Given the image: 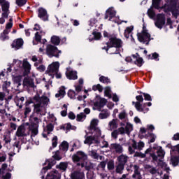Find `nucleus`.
Instances as JSON below:
<instances>
[{"label": "nucleus", "instance_id": "28", "mask_svg": "<svg viewBox=\"0 0 179 179\" xmlns=\"http://www.w3.org/2000/svg\"><path fill=\"white\" fill-rule=\"evenodd\" d=\"M134 31V26L127 27L126 29L124 30V36L126 38H129V36H131V34Z\"/></svg>", "mask_w": 179, "mask_h": 179}, {"label": "nucleus", "instance_id": "29", "mask_svg": "<svg viewBox=\"0 0 179 179\" xmlns=\"http://www.w3.org/2000/svg\"><path fill=\"white\" fill-rule=\"evenodd\" d=\"M114 16H115V11H114V10L108 9L106 11L105 19H108L109 17V20H111Z\"/></svg>", "mask_w": 179, "mask_h": 179}, {"label": "nucleus", "instance_id": "32", "mask_svg": "<svg viewBox=\"0 0 179 179\" xmlns=\"http://www.w3.org/2000/svg\"><path fill=\"white\" fill-rule=\"evenodd\" d=\"M94 137L100 139V138H104V135L101 136V130L99 128L95 129L94 130Z\"/></svg>", "mask_w": 179, "mask_h": 179}, {"label": "nucleus", "instance_id": "40", "mask_svg": "<svg viewBox=\"0 0 179 179\" xmlns=\"http://www.w3.org/2000/svg\"><path fill=\"white\" fill-rule=\"evenodd\" d=\"M64 129L66 131H71V129H73V131H75V129H76V127L71 126V123H68L64 125Z\"/></svg>", "mask_w": 179, "mask_h": 179}, {"label": "nucleus", "instance_id": "51", "mask_svg": "<svg viewBox=\"0 0 179 179\" xmlns=\"http://www.w3.org/2000/svg\"><path fill=\"white\" fill-rule=\"evenodd\" d=\"M122 170H124V164L119 163L116 168V173H119L121 174V173H122Z\"/></svg>", "mask_w": 179, "mask_h": 179}, {"label": "nucleus", "instance_id": "61", "mask_svg": "<svg viewBox=\"0 0 179 179\" xmlns=\"http://www.w3.org/2000/svg\"><path fill=\"white\" fill-rule=\"evenodd\" d=\"M93 36L95 40H100L101 38V34L100 32H94Z\"/></svg>", "mask_w": 179, "mask_h": 179}, {"label": "nucleus", "instance_id": "31", "mask_svg": "<svg viewBox=\"0 0 179 179\" xmlns=\"http://www.w3.org/2000/svg\"><path fill=\"white\" fill-rule=\"evenodd\" d=\"M59 148L60 150H63V152H68V150L69 149V143L64 141L61 143Z\"/></svg>", "mask_w": 179, "mask_h": 179}, {"label": "nucleus", "instance_id": "46", "mask_svg": "<svg viewBox=\"0 0 179 179\" xmlns=\"http://www.w3.org/2000/svg\"><path fill=\"white\" fill-rule=\"evenodd\" d=\"M99 118L101 120H104L106 118H108V117H110V113L108 112H105L103 113H100L99 115Z\"/></svg>", "mask_w": 179, "mask_h": 179}, {"label": "nucleus", "instance_id": "4", "mask_svg": "<svg viewBox=\"0 0 179 179\" xmlns=\"http://www.w3.org/2000/svg\"><path fill=\"white\" fill-rule=\"evenodd\" d=\"M137 37L140 43H145L146 44H149V41L151 40L150 34H149V31L146 29L145 27H143L141 32L137 34Z\"/></svg>", "mask_w": 179, "mask_h": 179}, {"label": "nucleus", "instance_id": "37", "mask_svg": "<svg viewBox=\"0 0 179 179\" xmlns=\"http://www.w3.org/2000/svg\"><path fill=\"white\" fill-rule=\"evenodd\" d=\"M147 136L148 138H150V140L148 141L149 143H153L156 141V138H157L153 133L149 134Z\"/></svg>", "mask_w": 179, "mask_h": 179}, {"label": "nucleus", "instance_id": "3", "mask_svg": "<svg viewBox=\"0 0 179 179\" xmlns=\"http://www.w3.org/2000/svg\"><path fill=\"white\" fill-rule=\"evenodd\" d=\"M151 157H152L153 160H155V162H157V160H159V162H160L159 165L163 169V170H166V173H169V171H170V168L167 166V164L162 161L164 157V151L163 150V148H159L158 149V150L157 151V155L155 154H151Z\"/></svg>", "mask_w": 179, "mask_h": 179}, {"label": "nucleus", "instance_id": "53", "mask_svg": "<svg viewBox=\"0 0 179 179\" xmlns=\"http://www.w3.org/2000/svg\"><path fill=\"white\" fill-rule=\"evenodd\" d=\"M135 64L138 65V66H142V64H143V59H142V57H137Z\"/></svg>", "mask_w": 179, "mask_h": 179}, {"label": "nucleus", "instance_id": "26", "mask_svg": "<svg viewBox=\"0 0 179 179\" xmlns=\"http://www.w3.org/2000/svg\"><path fill=\"white\" fill-rule=\"evenodd\" d=\"M66 93L65 92V87H60L58 92L55 94V97L62 99Z\"/></svg>", "mask_w": 179, "mask_h": 179}, {"label": "nucleus", "instance_id": "9", "mask_svg": "<svg viewBox=\"0 0 179 179\" xmlns=\"http://www.w3.org/2000/svg\"><path fill=\"white\" fill-rule=\"evenodd\" d=\"M87 156L85 152L78 151L76 154L73 155L72 160L73 163H79V162H83L86 159Z\"/></svg>", "mask_w": 179, "mask_h": 179}, {"label": "nucleus", "instance_id": "1", "mask_svg": "<svg viewBox=\"0 0 179 179\" xmlns=\"http://www.w3.org/2000/svg\"><path fill=\"white\" fill-rule=\"evenodd\" d=\"M122 40L116 36H111L106 43L107 46H102V50H106L109 54H120V48H122Z\"/></svg>", "mask_w": 179, "mask_h": 179}, {"label": "nucleus", "instance_id": "22", "mask_svg": "<svg viewBox=\"0 0 179 179\" xmlns=\"http://www.w3.org/2000/svg\"><path fill=\"white\" fill-rule=\"evenodd\" d=\"M131 146L133 149H138V150H142L143 148H145V143L143 141H140L138 143V145H136V141L135 140H132V144Z\"/></svg>", "mask_w": 179, "mask_h": 179}, {"label": "nucleus", "instance_id": "43", "mask_svg": "<svg viewBox=\"0 0 179 179\" xmlns=\"http://www.w3.org/2000/svg\"><path fill=\"white\" fill-rule=\"evenodd\" d=\"M134 104H135V108L138 111H145V109L142 108V105L140 102H133Z\"/></svg>", "mask_w": 179, "mask_h": 179}, {"label": "nucleus", "instance_id": "17", "mask_svg": "<svg viewBox=\"0 0 179 179\" xmlns=\"http://www.w3.org/2000/svg\"><path fill=\"white\" fill-rule=\"evenodd\" d=\"M15 135L18 138H20L22 136H26V128L24 127V126H20L17 129Z\"/></svg>", "mask_w": 179, "mask_h": 179}, {"label": "nucleus", "instance_id": "45", "mask_svg": "<svg viewBox=\"0 0 179 179\" xmlns=\"http://www.w3.org/2000/svg\"><path fill=\"white\" fill-rule=\"evenodd\" d=\"M3 12H8L9 11V2L4 3L1 5Z\"/></svg>", "mask_w": 179, "mask_h": 179}, {"label": "nucleus", "instance_id": "5", "mask_svg": "<svg viewBox=\"0 0 179 179\" xmlns=\"http://www.w3.org/2000/svg\"><path fill=\"white\" fill-rule=\"evenodd\" d=\"M46 54L50 57H55L56 58H59V54H61V50L52 45H48L46 47Z\"/></svg>", "mask_w": 179, "mask_h": 179}, {"label": "nucleus", "instance_id": "8", "mask_svg": "<svg viewBox=\"0 0 179 179\" xmlns=\"http://www.w3.org/2000/svg\"><path fill=\"white\" fill-rule=\"evenodd\" d=\"M168 2L171 6L172 15L176 17L177 15H179V0H168Z\"/></svg>", "mask_w": 179, "mask_h": 179}, {"label": "nucleus", "instance_id": "58", "mask_svg": "<svg viewBox=\"0 0 179 179\" xmlns=\"http://www.w3.org/2000/svg\"><path fill=\"white\" fill-rule=\"evenodd\" d=\"M119 134H120L118 133V130L115 129L113 131H112L111 136L112 138H113V139H117V138H118Z\"/></svg>", "mask_w": 179, "mask_h": 179}, {"label": "nucleus", "instance_id": "56", "mask_svg": "<svg viewBox=\"0 0 179 179\" xmlns=\"http://www.w3.org/2000/svg\"><path fill=\"white\" fill-rule=\"evenodd\" d=\"M148 15L150 19H153L155 17V11H153V8H150L148 10Z\"/></svg>", "mask_w": 179, "mask_h": 179}, {"label": "nucleus", "instance_id": "24", "mask_svg": "<svg viewBox=\"0 0 179 179\" xmlns=\"http://www.w3.org/2000/svg\"><path fill=\"white\" fill-rule=\"evenodd\" d=\"M72 179H83L85 178V174L82 172H73L71 174Z\"/></svg>", "mask_w": 179, "mask_h": 179}, {"label": "nucleus", "instance_id": "27", "mask_svg": "<svg viewBox=\"0 0 179 179\" xmlns=\"http://www.w3.org/2000/svg\"><path fill=\"white\" fill-rule=\"evenodd\" d=\"M97 125H99V120L93 119L91 121L90 126V131H94V129H96L97 128H99L97 127Z\"/></svg>", "mask_w": 179, "mask_h": 179}, {"label": "nucleus", "instance_id": "63", "mask_svg": "<svg viewBox=\"0 0 179 179\" xmlns=\"http://www.w3.org/2000/svg\"><path fill=\"white\" fill-rule=\"evenodd\" d=\"M143 96L147 101H152V96L149 94L143 93Z\"/></svg>", "mask_w": 179, "mask_h": 179}, {"label": "nucleus", "instance_id": "38", "mask_svg": "<svg viewBox=\"0 0 179 179\" xmlns=\"http://www.w3.org/2000/svg\"><path fill=\"white\" fill-rule=\"evenodd\" d=\"M133 129H134V127L132 126V124L127 123L125 127L126 134L127 135H129V134H131V132Z\"/></svg>", "mask_w": 179, "mask_h": 179}, {"label": "nucleus", "instance_id": "50", "mask_svg": "<svg viewBox=\"0 0 179 179\" xmlns=\"http://www.w3.org/2000/svg\"><path fill=\"white\" fill-rule=\"evenodd\" d=\"M127 112L125 111H122L121 112L120 114H119V120H127Z\"/></svg>", "mask_w": 179, "mask_h": 179}, {"label": "nucleus", "instance_id": "60", "mask_svg": "<svg viewBox=\"0 0 179 179\" xmlns=\"http://www.w3.org/2000/svg\"><path fill=\"white\" fill-rule=\"evenodd\" d=\"M27 2V0H16V3L18 6H23Z\"/></svg>", "mask_w": 179, "mask_h": 179}, {"label": "nucleus", "instance_id": "18", "mask_svg": "<svg viewBox=\"0 0 179 179\" xmlns=\"http://www.w3.org/2000/svg\"><path fill=\"white\" fill-rule=\"evenodd\" d=\"M134 173L132 177L134 179H142V175H141V171L139 170V166L138 165L133 166Z\"/></svg>", "mask_w": 179, "mask_h": 179}, {"label": "nucleus", "instance_id": "15", "mask_svg": "<svg viewBox=\"0 0 179 179\" xmlns=\"http://www.w3.org/2000/svg\"><path fill=\"white\" fill-rule=\"evenodd\" d=\"M61 174L58 173V171L53 170L48 173L46 176V179H60Z\"/></svg>", "mask_w": 179, "mask_h": 179}, {"label": "nucleus", "instance_id": "36", "mask_svg": "<svg viewBox=\"0 0 179 179\" xmlns=\"http://www.w3.org/2000/svg\"><path fill=\"white\" fill-rule=\"evenodd\" d=\"M89 155L92 157V159H96V160H99V157H100V155L97 154V150H92L89 152Z\"/></svg>", "mask_w": 179, "mask_h": 179}, {"label": "nucleus", "instance_id": "14", "mask_svg": "<svg viewBox=\"0 0 179 179\" xmlns=\"http://www.w3.org/2000/svg\"><path fill=\"white\" fill-rule=\"evenodd\" d=\"M164 23H166V18H164V15L162 14L158 15L155 26L159 29H162L163 26H164Z\"/></svg>", "mask_w": 179, "mask_h": 179}, {"label": "nucleus", "instance_id": "25", "mask_svg": "<svg viewBox=\"0 0 179 179\" xmlns=\"http://www.w3.org/2000/svg\"><path fill=\"white\" fill-rule=\"evenodd\" d=\"M56 169L61 170V171H66L68 169V162H60L59 164L56 166Z\"/></svg>", "mask_w": 179, "mask_h": 179}, {"label": "nucleus", "instance_id": "52", "mask_svg": "<svg viewBox=\"0 0 179 179\" xmlns=\"http://www.w3.org/2000/svg\"><path fill=\"white\" fill-rule=\"evenodd\" d=\"M104 94L105 96H106V97H111V89L108 87L105 88V91H104Z\"/></svg>", "mask_w": 179, "mask_h": 179}, {"label": "nucleus", "instance_id": "57", "mask_svg": "<svg viewBox=\"0 0 179 179\" xmlns=\"http://www.w3.org/2000/svg\"><path fill=\"white\" fill-rule=\"evenodd\" d=\"M68 96L70 97V99H75V96H76V92L73 90H69L68 92Z\"/></svg>", "mask_w": 179, "mask_h": 179}, {"label": "nucleus", "instance_id": "7", "mask_svg": "<svg viewBox=\"0 0 179 179\" xmlns=\"http://www.w3.org/2000/svg\"><path fill=\"white\" fill-rule=\"evenodd\" d=\"M59 62H54L51 64H50L48 67L47 72L50 76L54 78L55 76V73L59 72Z\"/></svg>", "mask_w": 179, "mask_h": 179}, {"label": "nucleus", "instance_id": "16", "mask_svg": "<svg viewBox=\"0 0 179 179\" xmlns=\"http://www.w3.org/2000/svg\"><path fill=\"white\" fill-rule=\"evenodd\" d=\"M118 128V120L113 119L111 121L108 122V131H113L114 129H117Z\"/></svg>", "mask_w": 179, "mask_h": 179}, {"label": "nucleus", "instance_id": "47", "mask_svg": "<svg viewBox=\"0 0 179 179\" xmlns=\"http://www.w3.org/2000/svg\"><path fill=\"white\" fill-rule=\"evenodd\" d=\"M92 90L94 92L99 90L100 92H103V87L100 85V84H97L96 85H94L92 87Z\"/></svg>", "mask_w": 179, "mask_h": 179}, {"label": "nucleus", "instance_id": "35", "mask_svg": "<svg viewBox=\"0 0 179 179\" xmlns=\"http://www.w3.org/2000/svg\"><path fill=\"white\" fill-rule=\"evenodd\" d=\"M118 162L120 164H125V163H127V162H128V157L125 156V155H120L118 158Z\"/></svg>", "mask_w": 179, "mask_h": 179}, {"label": "nucleus", "instance_id": "41", "mask_svg": "<svg viewBox=\"0 0 179 179\" xmlns=\"http://www.w3.org/2000/svg\"><path fill=\"white\" fill-rule=\"evenodd\" d=\"M171 162L173 166H178V157L176 156H171Z\"/></svg>", "mask_w": 179, "mask_h": 179}, {"label": "nucleus", "instance_id": "6", "mask_svg": "<svg viewBox=\"0 0 179 179\" xmlns=\"http://www.w3.org/2000/svg\"><path fill=\"white\" fill-rule=\"evenodd\" d=\"M107 100L104 98H101L99 96H96L94 101V110H98V111L101 110V108L104 107V105L106 104Z\"/></svg>", "mask_w": 179, "mask_h": 179}, {"label": "nucleus", "instance_id": "33", "mask_svg": "<svg viewBox=\"0 0 179 179\" xmlns=\"http://www.w3.org/2000/svg\"><path fill=\"white\" fill-rule=\"evenodd\" d=\"M52 44L55 45H59V43H61V38L59 36H52L51 38Z\"/></svg>", "mask_w": 179, "mask_h": 179}, {"label": "nucleus", "instance_id": "34", "mask_svg": "<svg viewBox=\"0 0 179 179\" xmlns=\"http://www.w3.org/2000/svg\"><path fill=\"white\" fill-rule=\"evenodd\" d=\"M12 175H10V173H7L5 174V172H3V170L0 169V179H10V177Z\"/></svg>", "mask_w": 179, "mask_h": 179}, {"label": "nucleus", "instance_id": "11", "mask_svg": "<svg viewBox=\"0 0 179 179\" xmlns=\"http://www.w3.org/2000/svg\"><path fill=\"white\" fill-rule=\"evenodd\" d=\"M13 26V24L12 22H8L6 24V29H4L3 34L1 35V40H6L9 38L7 34H9L10 32V29H12V27Z\"/></svg>", "mask_w": 179, "mask_h": 179}, {"label": "nucleus", "instance_id": "30", "mask_svg": "<svg viewBox=\"0 0 179 179\" xmlns=\"http://www.w3.org/2000/svg\"><path fill=\"white\" fill-rule=\"evenodd\" d=\"M14 85H16L17 87H19L22 85V76H17L13 78Z\"/></svg>", "mask_w": 179, "mask_h": 179}, {"label": "nucleus", "instance_id": "19", "mask_svg": "<svg viewBox=\"0 0 179 179\" xmlns=\"http://www.w3.org/2000/svg\"><path fill=\"white\" fill-rule=\"evenodd\" d=\"M38 17L42 19V20H48V15H47V10L43 8H39Z\"/></svg>", "mask_w": 179, "mask_h": 179}, {"label": "nucleus", "instance_id": "12", "mask_svg": "<svg viewBox=\"0 0 179 179\" xmlns=\"http://www.w3.org/2000/svg\"><path fill=\"white\" fill-rule=\"evenodd\" d=\"M66 76L67 79L70 80H76V79H78V73L71 69H67Z\"/></svg>", "mask_w": 179, "mask_h": 179}, {"label": "nucleus", "instance_id": "10", "mask_svg": "<svg viewBox=\"0 0 179 179\" xmlns=\"http://www.w3.org/2000/svg\"><path fill=\"white\" fill-rule=\"evenodd\" d=\"M84 143L85 145H99L100 143V139H98L96 137H94V136H88L85 138V140L84 141Z\"/></svg>", "mask_w": 179, "mask_h": 179}, {"label": "nucleus", "instance_id": "20", "mask_svg": "<svg viewBox=\"0 0 179 179\" xmlns=\"http://www.w3.org/2000/svg\"><path fill=\"white\" fill-rule=\"evenodd\" d=\"M23 39L17 38L13 41L12 47L15 48V50H19V48H21L22 45H23Z\"/></svg>", "mask_w": 179, "mask_h": 179}, {"label": "nucleus", "instance_id": "42", "mask_svg": "<svg viewBox=\"0 0 179 179\" xmlns=\"http://www.w3.org/2000/svg\"><path fill=\"white\" fill-rule=\"evenodd\" d=\"M37 41H41V35H39L38 34V32H36L35 34V37H34V39L33 41V43L34 45H36L37 44Z\"/></svg>", "mask_w": 179, "mask_h": 179}, {"label": "nucleus", "instance_id": "55", "mask_svg": "<svg viewBox=\"0 0 179 179\" xmlns=\"http://www.w3.org/2000/svg\"><path fill=\"white\" fill-rule=\"evenodd\" d=\"M99 80L100 82H102V83H110V79L107 77L101 76Z\"/></svg>", "mask_w": 179, "mask_h": 179}, {"label": "nucleus", "instance_id": "23", "mask_svg": "<svg viewBox=\"0 0 179 179\" xmlns=\"http://www.w3.org/2000/svg\"><path fill=\"white\" fill-rule=\"evenodd\" d=\"M24 86H27V87H34V81L33 79L27 77L24 79Z\"/></svg>", "mask_w": 179, "mask_h": 179}, {"label": "nucleus", "instance_id": "62", "mask_svg": "<svg viewBox=\"0 0 179 179\" xmlns=\"http://www.w3.org/2000/svg\"><path fill=\"white\" fill-rule=\"evenodd\" d=\"M73 148H80V141L79 140H74Z\"/></svg>", "mask_w": 179, "mask_h": 179}, {"label": "nucleus", "instance_id": "54", "mask_svg": "<svg viewBox=\"0 0 179 179\" xmlns=\"http://www.w3.org/2000/svg\"><path fill=\"white\" fill-rule=\"evenodd\" d=\"M52 148H57V145H58V137H53V138L52 139Z\"/></svg>", "mask_w": 179, "mask_h": 179}, {"label": "nucleus", "instance_id": "39", "mask_svg": "<svg viewBox=\"0 0 179 179\" xmlns=\"http://www.w3.org/2000/svg\"><path fill=\"white\" fill-rule=\"evenodd\" d=\"M85 120H86V115H85V113H81L77 115V118H76L77 121L82 122L85 121Z\"/></svg>", "mask_w": 179, "mask_h": 179}, {"label": "nucleus", "instance_id": "64", "mask_svg": "<svg viewBox=\"0 0 179 179\" xmlns=\"http://www.w3.org/2000/svg\"><path fill=\"white\" fill-rule=\"evenodd\" d=\"M108 170H114V162L110 161L108 162Z\"/></svg>", "mask_w": 179, "mask_h": 179}, {"label": "nucleus", "instance_id": "49", "mask_svg": "<svg viewBox=\"0 0 179 179\" xmlns=\"http://www.w3.org/2000/svg\"><path fill=\"white\" fill-rule=\"evenodd\" d=\"M63 108L64 109L61 112V115L62 117H66V114L68 111V106H66V104H64Z\"/></svg>", "mask_w": 179, "mask_h": 179}, {"label": "nucleus", "instance_id": "13", "mask_svg": "<svg viewBox=\"0 0 179 179\" xmlns=\"http://www.w3.org/2000/svg\"><path fill=\"white\" fill-rule=\"evenodd\" d=\"M22 66L24 70L23 75L24 76H27V75L30 73V71L31 69V65H30V63L27 62V59H24L23 60Z\"/></svg>", "mask_w": 179, "mask_h": 179}, {"label": "nucleus", "instance_id": "2", "mask_svg": "<svg viewBox=\"0 0 179 179\" xmlns=\"http://www.w3.org/2000/svg\"><path fill=\"white\" fill-rule=\"evenodd\" d=\"M32 103H34L35 113H45V106L50 103V99L47 96H42L40 98L38 95H36L33 98Z\"/></svg>", "mask_w": 179, "mask_h": 179}, {"label": "nucleus", "instance_id": "21", "mask_svg": "<svg viewBox=\"0 0 179 179\" xmlns=\"http://www.w3.org/2000/svg\"><path fill=\"white\" fill-rule=\"evenodd\" d=\"M110 148L112 150L116 152V153H122L123 151L122 145L118 143L111 144Z\"/></svg>", "mask_w": 179, "mask_h": 179}, {"label": "nucleus", "instance_id": "59", "mask_svg": "<svg viewBox=\"0 0 179 179\" xmlns=\"http://www.w3.org/2000/svg\"><path fill=\"white\" fill-rule=\"evenodd\" d=\"M159 3H160V0H152V6H154L155 9H159Z\"/></svg>", "mask_w": 179, "mask_h": 179}, {"label": "nucleus", "instance_id": "44", "mask_svg": "<svg viewBox=\"0 0 179 179\" xmlns=\"http://www.w3.org/2000/svg\"><path fill=\"white\" fill-rule=\"evenodd\" d=\"M106 162H100V164L97 166V170H101V171H104V170L106 169Z\"/></svg>", "mask_w": 179, "mask_h": 179}, {"label": "nucleus", "instance_id": "48", "mask_svg": "<svg viewBox=\"0 0 179 179\" xmlns=\"http://www.w3.org/2000/svg\"><path fill=\"white\" fill-rule=\"evenodd\" d=\"M53 130L54 127H52V124H48L46 129H45V132H47L48 135H50V132H52Z\"/></svg>", "mask_w": 179, "mask_h": 179}]
</instances>
